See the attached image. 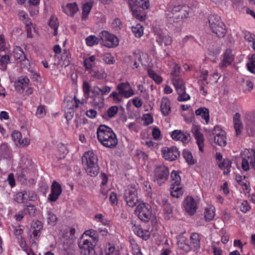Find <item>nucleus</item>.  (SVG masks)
Listing matches in <instances>:
<instances>
[{
  "mask_svg": "<svg viewBox=\"0 0 255 255\" xmlns=\"http://www.w3.org/2000/svg\"><path fill=\"white\" fill-rule=\"evenodd\" d=\"M70 54L69 52L66 50H64L62 53V56L61 57V60L63 61V64L65 65V66H67L69 65L70 63Z\"/></svg>",
  "mask_w": 255,
  "mask_h": 255,
  "instance_id": "nucleus-51",
  "label": "nucleus"
},
{
  "mask_svg": "<svg viewBox=\"0 0 255 255\" xmlns=\"http://www.w3.org/2000/svg\"><path fill=\"white\" fill-rule=\"evenodd\" d=\"M233 121L236 135L238 136L241 134L243 128V125L240 120V115L239 113H236L234 116Z\"/></svg>",
  "mask_w": 255,
  "mask_h": 255,
  "instance_id": "nucleus-26",
  "label": "nucleus"
},
{
  "mask_svg": "<svg viewBox=\"0 0 255 255\" xmlns=\"http://www.w3.org/2000/svg\"><path fill=\"white\" fill-rule=\"evenodd\" d=\"M113 28L116 29H119L122 26V22L120 19L116 18L112 23Z\"/></svg>",
  "mask_w": 255,
  "mask_h": 255,
  "instance_id": "nucleus-64",
  "label": "nucleus"
},
{
  "mask_svg": "<svg viewBox=\"0 0 255 255\" xmlns=\"http://www.w3.org/2000/svg\"><path fill=\"white\" fill-rule=\"evenodd\" d=\"M101 44L108 48L114 47L119 44L118 38L107 31H103L100 33Z\"/></svg>",
  "mask_w": 255,
  "mask_h": 255,
  "instance_id": "nucleus-7",
  "label": "nucleus"
},
{
  "mask_svg": "<svg viewBox=\"0 0 255 255\" xmlns=\"http://www.w3.org/2000/svg\"><path fill=\"white\" fill-rule=\"evenodd\" d=\"M170 193L172 197L179 198L183 194V190L179 185H172Z\"/></svg>",
  "mask_w": 255,
  "mask_h": 255,
  "instance_id": "nucleus-36",
  "label": "nucleus"
},
{
  "mask_svg": "<svg viewBox=\"0 0 255 255\" xmlns=\"http://www.w3.org/2000/svg\"><path fill=\"white\" fill-rule=\"evenodd\" d=\"M160 110L163 116H168L171 112L170 102L167 98H163L161 101Z\"/></svg>",
  "mask_w": 255,
  "mask_h": 255,
  "instance_id": "nucleus-24",
  "label": "nucleus"
},
{
  "mask_svg": "<svg viewBox=\"0 0 255 255\" xmlns=\"http://www.w3.org/2000/svg\"><path fill=\"white\" fill-rule=\"evenodd\" d=\"M13 55L15 59L19 60L20 61L26 59L25 53L20 47L17 46L14 48Z\"/></svg>",
  "mask_w": 255,
  "mask_h": 255,
  "instance_id": "nucleus-32",
  "label": "nucleus"
},
{
  "mask_svg": "<svg viewBox=\"0 0 255 255\" xmlns=\"http://www.w3.org/2000/svg\"><path fill=\"white\" fill-rule=\"evenodd\" d=\"M240 210L243 213H246L248 211L251 207L247 201L244 200L241 203Z\"/></svg>",
  "mask_w": 255,
  "mask_h": 255,
  "instance_id": "nucleus-61",
  "label": "nucleus"
},
{
  "mask_svg": "<svg viewBox=\"0 0 255 255\" xmlns=\"http://www.w3.org/2000/svg\"><path fill=\"white\" fill-rule=\"evenodd\" d=\"M162 152L163 157L167 160L173 161L179 156L180 153L177 147L172 146L170 148L162 149Z\"/></svg>",
  "mask_w": 255,
  "mask_h": 255,
  "instance_id": "nucleus-14",
  "label": "nucleus"
},
{
  "mask_svg": "<svg viewBox=\"0 0 255 255\" xmlns=\"http://www.w3.org/2000/svg\"><path fill=\"white\" fill-rule=\"evenodd\" d=\"M132 230L137 236L140 237L142 228L139 225H133L132 226Z\"/></svg>",
  "mask_w": 255,
  "mask_h": 255,
  "instance_id": "nucleus-63",
  "label": "nucleus"
},
{
  "mask_svg": "<svg viewBox=\"0 0 255 255\" xmlns=\"http://www.w3.org/2000/svg\"><path fill=\"white\" fill-rule=\"evenodd\" d=\"M129 88H130V85L128 82L122 83L117 86V89L118 90L120 94H122V95L124 96L127 90L128 89H129Z\"/></svg>",
  "mask_w": 255,
  "mask_h": 255,
  "instance_id": "nucleus-45",
  "label": "nucleus"
},
{
  "mask_svg": "<svg viewBox=\"0 0 255 255\" xmlns=\"http://www.w3.org/2000/svg\"><path fill=\"white\" fill-rule=\"evenodd\" d=\"M245 156L242 157V168L245 171H248L250 168L255 170V149L251 151L247 150L245 151Z\"/></svg>",
  "mask_w": 255,
  "mask_h": 255,
  "instance_id": "nucleus-10",
  "label": "nucleus"
},
{
  "mask_svg": "<svg viewBox=\"0 0 255 255\" xmlns=\"http://www.w3.org/2000/svg\"><path fill=\"white\" fill-rule=\"evenodd\" d=\"M115 250V246L110 243L107 244L105 250L106 255H111L114 253Z\"/></svg>",
  "mask_w": 255,
  "mask_h": 255,
  "instance_id": "nucleus-62",
  "label": "nucleus"
},
{
  "mask_svg": "<svg viewBox=\"0 0 255 255\" xmlns=\"http://www.w3.org/2000/svg\"><path fill=\"white\" fill-rule=\"evenodd\" d=\"M135 212L138 218L144 222H147L151 217V208L148 204H139L136 207Z\"/></svg>",
  "mask_w": 255,
  "mask_h": 255,
  "instance_id": "nucleus-8",
  "label": "nucleus"
},
{
  "mask_svg": "<svg viewBox=\"0 0 255 255\" xmlns=\"http://www.w3.org/2000/svg\"><path fill=\"white\" fill-rule=\"evenodd\" d=\"M25 191H22L18 192L15 196V201L19 204H21L26 202L25 196L26 195Z\"/></svg>",
  "mask_w": 255,
  "mask_h": 255,
  "instance_id": "nucleus-46",
  "label": "nucleus"
},
{
  "mask_svg": "<svg viewBox=\"0 0 255 255\" xmlns=\"http://www.w3.org/2000/svg\"><path fill=\"white\" fill-rule=\"evenodd\" d=\"M82 163L86 173L92 177H95L99 173L98 157L93 151L85 152L82 157Z\"/></svg>",
  "mask_w": 255,
  "mask_h": 255,
  "instance_id": "nucleus-2",
  "label": "nucleus"
},
{
  "mask_svg": "<svg viewBox=\"0 0 255 255\" xmlns=\"http://www.w3.org/2000/svg\"><path fill=\"white\" fill-rule=\"evenodd\" d=\"M26 192L25 198L26 202L27 201H34L36 199V196L35 193L32 191L24 190Z\"/></svg>",
  "mask_w": 255,
  "mask_h": 255,
  "instance_id": "nucleus-54",
  "label": "nucleus"
},
{
  "mask_svg": "<svg viewBox=\"0 0 255 255\" xmlns=\"http://www.w3.org/2000/svg\"><path fill=\"white\" fill-rule=\"evenodd\" d=\"M90 97L93 99V103H102L104 101V98L100 91V88L98 86L93 87L92 90V95Z\"/></svg>",
  "mask_w": 255,
  "mask_h": 255,
  "instance_id": "nucleus-25",
  "label": "nucleus"
},
{
  "mask_svg": "<svg viewBox=\"0 0 255 255\" xmlns=\"http://www.w3.org/2000/svg\"><path fill=\"white\" fill-rule=\"evenodd\" d=\"M91 76L99 80H103L107 78V75L104 70H92L91 72Z\"/></svg>",
  "mask_w": 255,
  "mask_h": 255,
  "instance_id": "nucleus-33",
  "label": "nucleus"
},
{
  "mask_svg": "<svg viewBox=\"0 0 255 255\" xmlns=\"http://www.w3.org/2000/svg\"><path fill=\"white\" fill-rule=\"evenodd\" d=\"M196 116H200L203 119L205 120L206 124L209 122V111L207 108H199L195 111Z\"/></svg>",
  "mask_w": 255,
  "mask_h": 255,
  "instance_id": "nucleus-27",
  "label": "nucleus"
},
{
  "mask_svg": "<svg viewBox=\"0 0 255 255\" xmlns=\"http://www.w3.org/2000/svg\"><path fill=\"white\" fill-rule=\"evenodd\" d=\"M200 127L195 125H193L191 129L192 132L196 139V142L198 145L199 150L203 152L204 147V138L203 134L200 132Z\"/></svg>",
  "mask_w": 255,
  "mask_h": 255,
  "instance_id": "nucleus-13",
  "label": "nucleus"
},
{
  "mask_svg": "<svg viewBox=\"0 0 255 255\" xmlns=\"http://www.w3.org/2000/svg\"><path fill=\"white\" fill-rule=\"evenodd\" d=\"M79 247L81 255H95L94 245L89 240H84L81 241Z\"/></svg>",
  "mask_w": 255,
  "mask_h": 255,
  "instance_id": "nucleus-12",
  "label": "nucleus"
},
{
  "mask_svg": "<svg viewBox=\"0 0 255 255\" xmlns=\"http://www.w3.org/2000/svg\"><path fill=\"white\" fill-rule=\"evenodd\" d=\"M12 229L13 230L14 234L17 239H19L22 237L21 235L23 232V230L20 226H13Z\"/></svg>",
  "mask_w": 255,
  "mask_h": 255,
  "instance_id": "nucleus-55",
  "label": "nucleus"
},
{
  "mask_svg": "<svg viewBox=\"0 0 255 255\" xmlns=\"http://www.w3.org/2000/svg\"><path fill=\"white\" fill-rule=\"evenodd\" d=\"M10 63V57L8 55L1 56L0 58V69L3 71H5L7 68V65Z\"/></svg>",
  "mask_w": 255,
  "mask_h": 255,
  "instance_id": "nucleus-37",
  "label": "nucleus"
},
{
  "mask_svg": "<svg viewBox=\"0 0 255 255\" xmlns=\"http://www.w3.org/2000/svg\"><path fill=\"white\" fill-rule=\"evenodd\" d=\"M30 81L26 76H20L18 77L15 81L14 87L16 91L19 93H22L27 87Z\"/></svg>",
  "mask_w": 255,
  "mask_h": 255,
  "instance_id": "nucleus-17",
  "label": "nucleus"
},
{
  "mask_svg": "<svg viewBox=\"0 0 255 255\" xmlns=\"http://www.w3.org/2000/svg\"><path fill=\"white\" fill-rule=\"evenodd\" d=\"M132 12L133 16L137 19L140 21L144 20L145 14L143 10L141 9H131Z\"/></svg>",
  "mask_w": 255,
  "mask_h": 255,
  "instance_id": "nucleus-42",
  "label": "nucleus"
},
{
  "mask_svg": "<svg viewBox=\"0 0 255 255\" xmlns=\"http://www.w3.org/2000/svg\"><path fill=\"white\" fill-rule=\"evenodd\" d=\"M215 216V208L213 206L206 207L204 212V217L206 221L212 220Z\"/></svg>",
  "mask_w": 255,
  "mask_h": 255,
  "instance_id": "nucleus-31",
  "label": "nucleus"
},
{
  "mask_svg": "<svg viewBox=\"0 0 255 255\" xmlns=\"http://www.w3.org/2000/svg\"><path fill=\"white\" fill-rule=\"evenodd\" d=\"M209 23L212 32L219 37H223L226 33V29L221 18L217 15H211L209 18Z\"/></svg>",
  "mask_w": 255,
  "mask_h": 255,
  "instance_id": "nucleus-4",
  "label": "nucleus"
},
{
  "mask_svg": "<svg viewBox=\"0 0 255 255\" xmlns=\"http://www.w3.org/2000/svg\"><path fill=\"white\" fill-rule=\"evenodd\" d=\"M234 57L232 54V51L230 49H227L224 54V58L221 63V67H226L231 64L234 61Z\"/></svg>",
  "mask_w": 255,
  "mask_h": 255,
  "instance_id": "nucleus-23",
  "label": "nucleus"
},
{
  "mask_svg": "<svg viewBox=\"0 0 255 255\" xmlns=\"http://www.w3.org/2000/svg\"><path fill=\"white\" fill-rule=\"evenodd\" d=\"M219 167L224 170V175H228L230 172V168L232 167V162L229 159H224L222 162L219 164Z\"/></svg>",
  "mask_w": 255,
  "mask_h": 255,
  "instance_id": "nucleus-28",
  "label": "nucleus"
},
{
  "mask_svg": "<svg viewBox=\"0 0 255 255\" xmlns=\"http://www.w3.org/2000/svg\"><path fill=\"white\" fill-rule=\"evenodd\" d=\"M184 206L186 212L190 215L194 214L197 209V204L191 197H187L184 201Z\"/></svg>",
  "mask_w": 255,
  "mask_h": 255,
  "instance_id": "nucleus-19",
  "label": "nucleus"
},
{
  "mask_svg": "<svg viewBox=\"0 0 255 255\" xmlns=\"http://www.w3.org/2000/svg\"><path fill=\"white\" fill-rule=\"evenodd\" d=\"M248 70L253 73H255V56H253L251 62L247 64Z\"/></svg>",
  "mask_w": 255,
  "mask_h": 255,
  "instance_id": "nucleus-60",
  "label": "nucleus"
},
{
  "mask_svg": "<svg viewBox=\"0 0 255 255\" xmlns=\"http://www.w3.org/2000/svg\"><path fill=\"white\" fill-rule=\"evenodd\" d=\"M163 208L165 218L167 220L169 219L172 217V208L171 205L165 202L163 204Z\"/></svg>",
  "mask_w": 255,
  "mask_h": 255,
  "instance_id": "nucleus-34",
  "label": "nucleus"
},
{
  "mask_svg": "<svg viewBox=\"0 0 255 255\" xmlns=\"http://www.w3.org/2000/svg\"><path fill=\"white\" fill-rule=\"evenodd\" d=\"M46 115V111L44 106L38 107L36 112V116L38 118H43Z\"/></svg>",
  "mask_w": 255,
  "mask_h": 255,
  "instance_id": "nucleus-59",
  "label": "nucleus"
},
{
  "mask_svg": "<svg viewBox=\"0 0 255 255\" xmlns=\"http://www.w3.org/2000/svg\"><path fill=\"white\" fill-rule=\"evenodd\" d=\"M103 60L108 64L114 63L113 57L110 53H106L102 56Z\"/></svg>",
  "mask_w": 255,
  "mask_h": 255,
  "instance_id": "nucleus-58",
  "label": "nucleus"
},
{
  "mask_svg": "<svg viewBox=\"0 0 255 255\" xmlns=\"http://www.w3.org/2000/svg\"><path fill=\"white\" fill-rule=\"evenodd\" d=\"M100 39L95 35H90L86 38V44L89 46H93L98 44Z\"/></svg>",
  "mask_w": 255,
  "mask_h": 255,
  "instance_id": "nucleus-44",
  "label": "nucleus"
},
{
  "mask_svg": "<svg viewBox=\"0 0 255 255\" xmlns=\"http://www.w3.org/2000/svg\"><path fill=\"white\" fill-rule=\"evenodd\" d=\"M92 7V4L90 3H85L83 5L82 7V20H86L87 19L88 15L91 10Z\"/></svg>",
  "mask_w": 255,
  "mask_h": 255,
  "instance_id": "nucleus-38",
  "label": "nucleus"
},
{
  "mask_svg": "<svg viewBox=\"0 0 255 255\" xmlns=\"http://www.w3.org/2000/svg\"><path fill=\"white\" fill-rule=\"evenodd\" d=\"M99 141L105 147L113 148L118 144V139L112 129L106 125H100L97 131Z\"/></svg>",
  "mask_w": 255,
  "mask_h": 255,
  "instance_id": "nucleus-1",
  "label": "nucleus"
},
{
  "mask_svg": "<svg viewBox=\"0 0 255 255\" xmlns=\"http://www.w3.org/2000/svg\"><path fill=\"white\" fill-rule=\"evenodd\" d=\"M36 209L33 205H27L24 208V213L28 214L30 216H34Z\"/></svg>",
  "mask_w": 255,
  "mask_h": 255,
  "instance_id": "nucleus-52",
  "label": "nucleus"
},
{
  "mask_svg": "<svg viewBox=\"0 0 255 255\" xmlns=\"http://www.w3.org/2000/svg\"><path fill=\"white\" fill-rule=\"evenodd\" d=\"M189 7L186 5H177L170 8L167 15L170 22H177L181 19L187 17L189 14Z\"/></svg>",
  "mask_w": 255,
  "mask_h": 255,
  "instance_id": "nucleus-3",
  "label": "nucleus"
},
{
  "mask_svg": "<svg viewBox=\"0 0 255 255\" xmlns=\"http://www.w3.org/2000/svg\"><path fill=\"white\" fill-rule=\"evenodd\" d=\"M126 60L132 69L137 68L139 66V62L142 63L139 53H134L132 55L127 56Z\"/></svg>",
  "mask_w": 255,
  "mask_h": 255,
  "instance_id": "nucleus-21",
  "label": "nucleus"
},
{
  "mask_svg": "<svg viewBox=\"0 0 255 255\" xmlns=\"http://www.w3.org/2000/svg\"><path fill=\"white\" fill-rule=\"evenodd\" d=\"M132 31L137 37H141L143 34V28L140 24H137L135 26H132Z\"/></svg>",
  "mask_w": 255,
  "mask_h": 255,
  "instance_id": "nucleus-48",
  "label": "nucleus"
},
{
  "mask_svg": "<svg viewBox=\"0 0 255 255\" xmlns=\"http://www.w3.org/2000/svg\"><path fill=\"white\" fill-rule=\"evenodd\" d=\"M169 174V170L166 166L163 165H158L154 170V180L161 186L167 180Z\"/></svg>",
  "mask_w": 255,
  "mask_h": 255,
  "instance_id": "nucleus-9",
  "label": "nucleus"
},
{
  "mask_svg": "<svg viewBox=\"0 0 255 255\" xmlns=\"http://www.w3.org/2000/svg\"><path fill=\"white\" fill-rule=\"evenodd\" d=\"M58 218L53 213L48 212L47 213V223L51 225H54Z\"/></svg>",
  "mask_w": 255,
  "mask_h": 255,
  "instance_id": "nucleus-53",
  "label": "nucleus"
},
{
  "mask_svg": "<svg viewBox=\"0 0 255 255\" xmlns=\"http://www.w3.org/2000/svg\"><path fill=\"white\" fill-rule=\"evenodd\" d=\"M95 57L94 56H91L89 58H86L84 60V66L86 69H90L95 65Z\"/></svg>",
  "mask_w": 255,
  "mask_h": 255,
  "instance_id": "nucleus-43",
  "label": "nucleus"
},
{
  "mask_svg": "<svg viewBox=\"0 0 255 255\" xmlns=\"http://www.w3.org/2000/svg\"><path fill=\"white\" fill-rule=\"evenodd\" d=\"M78 10V6L75 2L68 3L64 9L65 12L68 15L73 16L74 14Z\"/></svg>",
  "mask_w": 255,
  "mask_h": 255,
  "instance_id": "nucleus-30",
  "label": "nucleus"
},
{
  "mask_svg": "<svg viewBox=\"0 0 255 255\" xmlns=\"http://www.w3.org/2000/svg\"><path fill=\"white\" fill-rule=\"evenodd\" d=\"M214 141L221 146H225L226 144V136L225 131L222 130L219 126H215L212 133Z\"/></svg>",
  "mask_w": 255,
  "mask_h": 255,
  "instance_id": "nucleus-11",
  "label": "nucleus"
},
{
  "mask_svg": "<svg viewBox=\"0 0 255 255\" xmlns=\"http://www.w3.org/2000/svg\"><path fill=\"white\" fill-rule=\"evenodd\" d=\"M190 239L193 246L194 250H197L200 247V240L201 237L200 235L196 233H194L191 234Z\"/></svg>",
  "mask_w": 255,
  "mask_h": 255,
  "instance_id": "nucleus-29",
  "label": "nucleus"
},
{
  "mask_svg": "<svg viewBox=\"0 0 255 255\" xmlns=\"http://www.w3.org/2000/svg\"><path fill=\"white\" fill-rule=\"evenodd\" d=\"M123 95L122 94L117 92H113L110 95V98H113L114 102L116 103H119L122 102Z\"/></svg>",
  "mask_w": 255,
  "mask_h": 255,
  "instance_id": "nucleus-50",
  "label": "nucleus"
},
{
  "mask_svg": "<svg viewBox=\"0 0 255 255\" xmlns=\"http://www.w3.org/2000/svg\"><path fill=\"white\" fill-rule=\"evenodd\" d=\"M171 185H180L181 178L179 174L176 171H173L171 174Z\"/></svg>",
  "mask_w": 255,
  "mask_h": 255,
  "instance_id": "nucleus-39",
  "label": "nucleus"
},
{
  "mask_svg": "<svg viewBox=\"0 0 255 255\" xmlns=\"http://www.w3.org/2000/svg\"><path fill=\"white\" fill-rule=\"evenodd\" d=\"M61 192V185L57 181H54L51 185V193L48 197V200L52 202L56 201Z\"/></svg>",
  "mask_w": 255,
  "mask_h": 255,
  "instance_id": "nucleus-16",
  "label": "nucleus"
},
{
  "mask_svg": "<svg viewBox=\"0 0 255 255\" xmlns=\"http://www.w3.org/2000/svg\"><path fill=\"white\" fill-rule=\"evenodd\" d=\"M172 82L179 95L177 100L179 101H186L190 99V96L185 92V83L180 77L172 78Z\"/></svg>",
  "mask_w": 255,
  "mask_h": 255,
  "instance_id": "nucleus-5",
  "label": "nucleus"
},
{
  "mask_svg": "<svg viewBox=\"0 0 255 255\" xmlns=\"http://www.w3.org/2000/svg\"><path fill=\"white\" fill-rule=\"evenodd\" d=\"M124 199L127 204L131 207L136 206L138 202L137 189L135 185H128L125 191Z\"/></svg>",
  "mask_w": 255,
  "mask_h": 255,
  "instance_id": "nucleus-6",
  "label": "nucleus"
},
{
  "mask_svg": "<svg viewBox=\"0 0 255 255\" xmlns=\"http://www.w3.org/2000/svg\"><path fill=\"white\" fill-rule=\"evenodd\" d=\"M49 25L54 29L53 35H56L57 34V29L58 27V21L57 18L54 16H52L49 22Z\"/></svg>",
  "mask_w": 255,
  "mask_h": 255,
  "instance_id": "nucleus-40",
  "label": "nucleus"
},
{
  "mask_svg": "<svg viewBox=\"0 0 255 255\" xmlns=\"http://www.w3.org/2000/svg\"><path fill=\"white\" fill-rule=\"evenodd\" d=\"M177 246L179 250L183 253L189 252L191 247L189 244V241L183 236L179 237L177 241Z\"/></svg>",
  "mask_w": 255,
  "mask_h": 255,
  "instance_id": "nucleus-22",
  "label": "nucleus"
},
{
  "mask_svg": "<svg viewBox=\"0 0 255 255\" xmlns=\"http://www.w3.org/2000/svg\"><path fill=\"white\" fill-rule=\"evenodd\" d=\"M247 126L248 128L251 129H255V110L251 113L250 118L247 123Z\"/></svg>",
  "mask_w": 255,
  "mask_h": 255,
  "instance_id": "nucleus-41",
  "label": "nucleus"
},
{
  "mask_svg": "<svg viewBox=\"0 0 255 255\" xmlns=\"http://www.w3.org/2000/svg\"><path fill=\"white\" fill-rule=\"evenodd\" d=\"M156 41L159 45H169L172 42V39L166 33L161 31H156Z\"/></svg>",
  "mask_w": 255,
  "mask_h": 255,
  "instance_id": "nucleus-15",
  "label": "nucleus"
},
{
  "mask_svg": "<svg viewBox=\"0 0 255 255\" xmlns=\"http://www.w3.org/2000/svg\"><path fill=\"white\" fill-rule=\"evenodd\" d=\"M83 91L85 97H86V99H88L90 95V86L89 84L86 81H85L83 83Z\"/></svg>",
  "mask_w": 255,
  "mask_h": 255,
  "instance_id": "nucleus-56",
  "label": "nucleus"
},
{
  "mask_svg": "<svg viewBox=\"0 0 255 255\" xmlns=\"http://www.w3.org/2000/svg\"><path fill=\"white\" fill-rule=\"evenodd\" d=\"M172 138L175 140H180L183 143H187L190 141V136L187 132H184L181 130H174L171 134Z\"/></svg>",
  "mask_w": 255,
  "mask_h": 255,
  "instance_id": "nucleus-20",
  "label": "nucleus"
},
{
  "mask_svg": "<svg viewBox=\"0 0 255 255\" xmlns=\"http://www.w3.org/2000/svg\"><path fill=\"white\" fill-rule=\"evenodd\" d=\"M128 3L131 9H147L149 6L148 0H128Z\"/></svg>",
  "mask_w": 255,
  "mask_h": 255,
  "instance_id": "nucleus-18",
  "label": "nucleus"
},
{
  "mask_svg": "<svg viewBox=\"0 0 255 255\" xmlns=\"http://www.w3.org/2000/svg\"><path fill=\"white\" fill-rule=\"evenodd\" d=\"M181 67L176 63H173L172 70L171 72V79L175 77H179Z\"/></svg>",
  "mask_w": 255,
  "mask_h": 255,
  "instance_id": "nucleus-47",
  "label": "nucleus"
},
{
  "mask_svg": "<svg viewBox=\"0 0 255 255\" xmlns=\"http://www.w3.org/2000/svg\"><path fill=\"white\" fill-rule=\"evenodd\" d=\"M42 224L41 222L37 220L34 222L32 225V227L33 228V235L34 237H38L40 235V231L42 229Z\"/></svg>",
  "mask_w": 255,
  "mask_h": 255,
  "instance_id": "nucleus-35",
  "label": "nucleus"
},
{
  "mask_svg": "<svg viewBox=\"0 0 255 255\" xmlns=\"http://www.w3.org/2000/svg\"><path fill=\"white\" fill-rule=\"evenodd\" d=\"M183 155L184 158L185 159L186 162L189 164H193L194 163V160L191 153L188 150H184L183 152Z\"/></svg>",
  "mask_w": 255,
  "mask_h": 255,
  "instance_id": "nucleus-49",
  "label": "nucleus"
},
{
  "mask_svg": "<svg viewBox=\"0 0 255 255\" xmlns=\"http://www.w3.org/2000/svg\"><path fill=\"white\" fill-rule=\"evenodd\" d=\"M118 107L116 106L110 107L107 111V114L109 118L114 117L118 112Z\"/></svg>",
  "mask_w": 255,
  "mask_h": 255,
  "instance_id": "nucleus-57",
  "label": "nucleus"
}]
</instances>
